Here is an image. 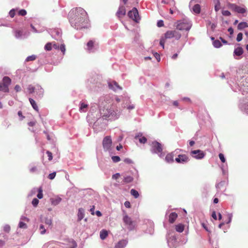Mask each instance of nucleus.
I'll list each match as a JSON object with an SVG mask.
<instances>
[{
    "label": "nucleus",
    "instance_id": "obj_1",
    "mask_svg": "<svg viewBox=\"0 0 248 248\" xmlns=\"http://www.w3.org/2000/svg\"><path fill=\"white\" fill-rule=\"evenodd\" d=\"M122 101V107L129 110L134 109L135 106L132 104L128 96L119 97L116 95L110 96L109 95L101 96L99 99L98 107L100 116L94 123V126H97L102 119L115 120L118 119L121 115V109L118 106Z\"/></svg>",
    "mask_w": 248,
    "mask_h": 248
},
{
    "label": "nucleus",
    "instance_id": "obj_2",
    "mask_svg": "<svg viewBox=\"0 0 248 248\" xmlns=\"http://www.w3.org/2000/svg\"><path fill=\"white\" fill-rule=\"evenodd\" d=\"M68 16L71 26L77 30L88 28L89 26L87 13L81 7L71 10Z\"/></svg>",
    "mask_w": 248,
    "mask_h": 248
},
{
    "label": "nucleus",
    "instance_id": "obj_3",
    "mask_svg": "<svg viewBox=\"0 0 248 248\" xmlns=\"http://www.w3.org/2000/svg\"><path fill=\"white\" fill-rule=\"evenodd\" d=\"M228 7L235 12L242 14L244 16L247 14V9L245 6H240L235 4H229Z\"/></svg>",
    "mask_w": 248,
    "mask_h": 248
},
{
    "label": "nucleus",
    "instance_id": "obj_4",
    "mask_svg": "<svg viewBox=\"0 0 248 248\" xmlns=\"http://www.w3.org/2000/svg\"><path fill=\"white\" fill-rule=\"evenodd\" d=\"M11 79L9 77H4L2 78V82H0V91L9 93V86L11 84Z\"/></svg>",
    "mask_w": 248,
    "mask_h": 248
},
{
    "label": "nucleus",
    "instance_id": "obj_5",
    "mask_svg": "<svg viewBox=\"0 0 248 248\" xmlns=\"http://www.w3.org/2000/svg\"><path fill=\"white\" fill-rule=\"evenodd\" d=\"M123 220L129 231H132L135 229L136 226L135 222L133 221L131 218L128 217L127 215L124 214V215Z\"/></svg>",
    "mask_w": 248,
    "mask_h": 248
},
{
    "label": "nucleus",
    "instance_id": "obj_6",
    "mask_svg": "<svg viewBox=\"0 0 248 248\" xmlns=\"http://www.w3.org/2000/svg\"><path fill=\"white\" fill-rule=\"evenodd\" d=\"M13 34L16 39L23 40L27 38L30 33L23 30H14L13 31Z\"/></svg>",
    "mask_w": 248,
    "mask_h": 248
},
{
    "label": "nucleus",
    "instance_id": "obj_7",
    "mask_svg": "<svg viewBox=\"0 0 248 248\" xmlns=\"http://www.w3.org/2000/svg\"><path fill=\"white\" fill-rule=\"evenodd\" d=\"M191 26L192 24L190 22L186 20H183L179 22L177 25L176 28L177 29L180 31H188L191 28Z\"/></svg>",
    "mask_w": 248,
    "mask_h": 248
},
{
    "label": "nucleus",
    "instance_id": "obj_8",
    "mask_svg": "<svg viewBox=\"0 0 248 248\" xmlns=\"http://www.w3.org/2000/svg\"><path fill=\"white\" fill-rule=\"evenodd\" d=\"M181 36V34L177 31H167L164 35L165 39H170L174 38L175 39L178 40Z\"/></svg>",
    "mask_w": 248,
    "mask_h": 248
},
{
    "label": "nucleus",
    "instance_id": "obj_9",
    "mask_svg": "<svg viewBox=\"0 0 248 248\" xmlns=\"http://www.w3.org/2000/svg\"><path fill=\"white\" fill-rule=\"evenodd\" d=\"M49 33L53 38L56 40H61L62 39V31L59 29H51L49 31Z\"/></svg>",
    "mask_w": 248,
    "mask_h": 248
},
{
    "label": "nucleus",
    "instance_id": "obj_10",
    "mask_svg": "<svg viewBox=\"0 0 248 248\" xmlns=\"http://www.w3.org/2000/svg\"><path fill=\"white\" fill-rule=\"evenodd\" d=\"M128 16L136 22H138L140 19L138 10L136 8H133L132 10L128 12Z\"/></svg>",
    "mask_w": 248,
    "mask_h": 248
},
{
    "label": "nucleus",
    "instance_id": "obj_11",
    "mask_svg": "<svg viewBox=\"0 0 248 248\" xmlns=\"http://www.w3.org/2000/svg\"><path fill=\"white\" fill-rule=\"evenodd\" d=\"M112 144V140L110 136L105 137L103 140V146L105 151H109Z\"/></svg>",
    "mask_w": 248,
    "mask_h": 248
},
{
    "label": "nucleus",
    "instance_id": "obj_12",
    "mask_svg": "<svg viewBox=\"0 0 248 248\" xmlns=\"http://www.w3.org/2000/svg\"><path fill=\"white\" fill-rule=\"evenodd\" d=\"M190 155L197 159H201L204 157L205 153L200 150H196L191 151Z\"/></svg>",
    "mask_w": 248,
    "mask_h": 248
},
{
    "label": "nucleus",
    "instance_id": "obj_13",
    "mask_svg": "<svg viewBox=\"0 0 248 248\" xmlns=\"http://www.w3.org/2000/svg\"><path fill=\"white\" fill-rule=\"evenodd\" d=\"M97 49V47L94 45L92 40L89 41L87 44L86 49L89 53L94 52Z\"/></svg>",
    "mask_w": 248,
    "mask_h": 248
},
{
    "label": "nucleus",
    "instance_id": "obj_14",
    "mask_svg": "<svg viewBox=\"0 0 248 248\" xmlns=\"http://www.w3.org/2000/svg\"><path fill=\"white\" fill-rule=\"evenodd\" d=\"M175 160L178 163L184 164L189 161V158L186 155H179Z\"/></svg>",
    "mask_w": 248,
    "mask_h": 248
},
{
    "label": "nucleus",
    "instance_id": "obj_15",
    "mask_svg": "<svg viewBox=\"0 0 248 248\" xmlns=\"http://www.w3.org/2000/svg\"><path fill=\"white\" fill-rule=\"evenodd\" d=\"M108 86L110 89L117 92L122 90L121 87H120L118 84L115 81H109L108 82Z\"/></svg>",
    "mask_w": 248,
    "mask_h": 248
},
{
    "label": "nucleus",
    "instance_id": "obj_16",
    "mask_svg": "<svg viewBox=\"0 0 248 248\" xmlns=\"http://www.w3.org/2000/svg\"><path fill=\"white\" fill-rule=\"evenodd\" d=\"M134 139L138 140L141 144H145L147 141V138L143 136V134L141 132L137 133L135 135Z\"/></svg>",
    "mask_w": 248,
    "mask_h": 248
},
{
    "label": "nucleus",
    "instance_id": "obj_17",
    "mask_svg": "<svg viewBox=\"0 0 248 248\" xmlns=\"http://www.w3.org/2000/svg\"><path fill=\"white\" fill-rule=\"evenodd\" d=\"M180 151H181L180 149H176L174 152L168 154L165 157L166 161L168 163H172L174 161V154L176 153L177 154L179 153Z\"/></svg>",
    "mask_w": 248,
    "mask_h": 248
},
{
    "label": "nucleus",
    "instance_id": "obj_18",
    "mask_svg": "<svg viewBox=\"0 0 248 248\" xmlns=\"http://www.w3.org/2000/svg\"><path fill=\"white\" fill-rule=\"evenodd\" d=\"M37 98H42L44 95V90L43 88L39 85H36V90L35 91Z\"/></svg>",
    "mask_w": 248,
    "mask_h": 248
},
{
    "label": "nucleus",
    "instance_id": "obj_19",
    "mask_svg": "<svg viewBox=\"0 0 248 248\" xmlns=\"http://www.w3.org/2000/svg\"><path fill=\"white\" fill-rule=\"evenodd\" d=\"M53 47L55 49H59L64 55L65 52V46L64 44H61L60 45L55 43L52 44Z\"/></svg>",
    "mask_w": 248,
    "mask_h": 248
},
{
    "label": "nucleus",
    "instance_id": "obj_20",
    "mask_svg": "<svg viewBox=\"0 0 248 248\" xmlns=\"http://www.w3.org/2000/svg\"><path fill=\"white\" fill-rule=\"evenodd\" d=\"M128 240L126 239H122L119 241L115 246V248H124L127 245Z\"/></svg>",
    "mask_w": 248,
    "mask_h": 248
},
{
    "label": "nucleus",
    "instance_id": "obj_21",
    "mask_svg": "<svg viewBox=\"0 0 248 248\" xmlns=\"http://www.w3.org/2000/svg\"><path fill=\"white\" fill-rule=\"evenodd\" d=\"M88 108V105L84 102H80L79 104V110L80 112H85Z\"/></svg>",
    "mask_w": 248,
    "mask_h": 248
},
{
    "label": "nucleus",
    "instance_id": "obj_22",
    "mask_svg": "<svg viewBox=\"0 0 248 248\" xmlns=\"http://www.w3.org/2000/svg\"><path fill=\"white\" fill-rule=\"evenodd\" d=\"M126 13V10L125 7L123 5H120L119 6V9L116 13L117 16L119 17H121V16H124Z\"/></svg>",
    "mask_w": 248,
    "mask_h": 248
},
{
    "label": "nucleus",
    "instance_id": "obj_23",
    "mask_svg": "<svg viewBox=\"0 0 248 248\" xmlns=\"http://www.w3.org/2000/svg\"><path fill=\"white\" fill-rule=\"evenodd\" d=\"M84 209L82 208L78 209V221H80L84 217Z\"/></svg>",
    "mask_w": 248,
    "mask_h": 248
},
{
    "label": "nucleus",
    "instance_id": "obj_24",
    "mask_svg": "<svg viewBox=\"0 0 248 248\" xmlns=\"http://www.w3.org/2000/svg\"><path fill=\"white\" fill-rule=\"evenodd\" d=\"M50 200L52 205H57L61 202L62 198L59 197H57L54 198H51Z\"/></svg>",
    "mask_w": 248,
    "mask_h": 248
},
{
    "label": "nucleus",
    "instance_id": "obj_25",
    "mask_svg": "<svg viewBox=\"0 0 248 248\" xmlns=\"http://www.w3.org/2000/svg\"><path fill=\"white\" fill-rule=\"evenodd\" d=\"M177 217V214L176 213H171L169 216V222L171 223H173L176 219Z\"/></svg>",
    "mask_w": 248,
    "mask_h": 248
},
{
    "label": "nucleus",
    "instance_id": "obj_26",
    "mask_svg": "<svg viewBox=\"0 0 248 248\" xmlns=\"http://www.w3.org/2000/svg\"><path fill=\"white\" fill-rule=\"evenodd\" d=\"M162 145L160 143L156 142V152L157 151L158 153H160V154L159 155L160 156H161L162 155L163 156L162 153Z\"/></svg>",
    "mask_w": 248,
    "mask_h": 248
},
{
    "label": "nucleus",
    "instance_id": "obj_27",
    "mask_svg": "<svg viewBox=\"0 0 248 248\" xmlns=\"http://www.w3.org/2000/svg\"><path fill=\"white\" fill-rule=\"evenodd\" d=\"M134 178L130 175H125L124 177L123 181L125 184H128L132 182Z\"/></svg>",
    "mask_w": 248,
    "mask_h": 248
},
{
    "label": "nucleus",
    "instance_id": "obj_28",
    "mask_svg": "<svg viewBox=\"0 0 248 248\" xmlns=\"http://www.w3.org/2000/svg\"><path fill=\"white\" fill-rule=\"evenodd\" d=\"M243 53V49L241 47H238L234 49V55L239 56Z\"/></svg>",
    "mask_w": 248,
    "mask_h": 248
},
{
    "label": "nucleus",
    "instance_id": "obj_29",
    "mask_svg": "<svg viewBox=\"0 0 248 248\" xmlns=\"http://www.w3.org/2000/svg\"><path fill=\"white\" fill-rule=\"evenodd\" d=\"M29 101L33 109L35 110L36 111H38V108L37 104H36L35 101L31 98H29Z\"/></svg>",
    "mask_w": 248,
    "mask_h": 248
},
{
    "label": "nucleus",
    "instance_id": "obj_30",
    "mask_svg": "<svg viewBox=\"0 0 248 248\" xmlns=\"http://www.w3.org/2000/svg\"><path fill=\"white\" fill-rule=\"evenodd\" d=\"M185 226L182 224H178L175 226V230L177 232H182L184 230Z\"/></svg>",
    "mask_w": 248,
    "mask_h": 248
},
{
    "label": "nucleus",
    "instance_id": "obj_31",
    "mask_svg": "<svg viewBox=\"0 0 248 248\" xmlns=\"http://www.w3.org/2000/svg\"><path fill=\"white\" fill-rule=\"evenodd\" d=\"M171 4L173 6L172 8H170V14H173L175 11H178L176 7L175 6V2L173 0H170Z\"/></svg>",
    "mask_w": 248,
    "mask_h": 248
},
{
    "label": "nucleus",
    "instance_id": "obj_32",
    "mask_svg": "<svg viewBox=\"0 0 248 248\" xmlns=\"http://www.w3.org/2000/svg\"><path fill=\"white\" fill-rule=\"evenodd\" d=\"M192 10L195 14H198L201 12V6L199 4H195L192 8Z\"/></svg>",
    "mask_w": 248,
    "mask_h": 248
},
{
    "label": "nucleus",
    "instance_id": "obj_33",
    "mask_svg": "<svg viewBox=\"0 0 248 248\" xmlns=\"http://www.w3.org/2000/svg\"><path fill=\"white\" fill-rule=\"evenodd\" d=\"M248 27V24L246 22H240L237 26V28L239 30H241L245 28Z\"/></svg>",
    "mask_w": 248,
    "mask_h": 248
},
{
    "label": "nucleus",
    "instance_id": "obj_34",
    "mask_svg": "<svg viewBox=\"0 0 248 248\" xmlns=\"http://www.w3.org/2000/svg\"><path fill=\"white\" fill-rule=\"evenodd\" d=\"M108 235V232L106 230H103L100 232V237L102 240H104L107 237Z\"/></svg>",
    "mask_w": 248,
    "mask_h": 248
},
{
    "label": "nucleus",
    "instance_id": "obj_35",
    "mask_svg": "<svg viewBox=\"0 0 248 248\" xmlns=\"http://www.w3.org/2000/svg\"><path fill=\"white\" fill-rule=\"evenodd\" d=\"M130 194L136 199L138 198L139 196L138 191L134 189H131Z\"/></svg>",
    "mask_w": 248,
    "mask_h": 248
},
{
    "label": "nucleus",
    "instance_id": "obj_36",
    "mask_svg": "<svg viewBox=\"0 0 248 248\" xmlns=\"http://www.w3.org/2000/svg\"><path fill=\"white\" fill-rule=\"evenodd\" d=\"M27 90L30 93H33L35 92L36 90V86H33L31 85H29L28 86Z\"/></svg>",
    "mask_w": 248,
    "mask_h": 248
},
{
    "label": "nucleus",
    "instance_id": "obj_37",
    "mask_svg": "<svg viewBox=\"0 0 248 248\" xmlns=\"http://www.w3.org/2000/svg\"><path fill=\"white\" fill-rule=\"evenodd\" d=\"M37 58V56L35 55H32L27 57L25 60V62H28L30 61H34Z\"/></svg>",
    "mask_w": 248,
    "mask_h": 248
},
{
    "label": "nucleus",
    "instance_id": "obj_38",
    "mask_svg": "<svg viewBox=\"0 0 248 248\" xmlns=\"http://www.w3.org/2000/svg\"><path fill=\"white\" fill-rule=\"evenodd\" d=\"M213 45L216 48H219L222 46L220 41L218 40H214L213 42Z\"/></svg>",
    "mask_w": 248,
    "mask_h": 248
},
{
    "label": "nucleus",
    "instance_id": "obj_39",
    "mask_svg": "<svg viewBox=\"0 0 248 248\" xmlns=\"http://www.w3.org/2000/svg\"><path fill=\"white\" fill-rule=\"evenodd\" d=\"M207 24L208 26L210 27L212 30H214L217 27V23H211V22L209 20L207 21Z\"/></svg>",
    "mask_w": 248,
    "mask_h": 248
},
{
    "label": "nucleus",
    "instance_id": "obj_40",
    "mask_svg": "<svg viewBox=\"0 0 248 248\" xmlns=\"http://www.w3.org/2000/svg\"><path fill=\"white\" fill-rule=\"evenodd\" d=\"M18 227L21 229H27L28 228V226L23 221H20L18 224Z\"/></svg>",
    "mask_w": 248,
    "mask_h": 248
},
{
    "label": "nucleus",
    "instance_id": "obj_41",
    "mask_svg": "<svg viewBox=\"0 0 248 248\" xmlns=\"http://www.w3.org/2000/svg\"><path fill=\"white\" fill-rule=\"evenodd\" d=\"M52 43H47L45 46V49L47 51H50L52 49Z\"/></svg>",
    "mask_w": 248,
    "mask_h": 248
},
{
    "label": "nucleus",
    "instance_id": "obj_42",
    "mask_svg": "<svg viewBox=\"0 0 248 248\" xmlns=\"http://www.w3.org/2000/svg\"><path fill=\"white\" fill-rule=\"evenodd\" d=\"M38 194L37 195V198L39 199H41L43 198V190H42V189L41 187H40L39 189H38Z\"/></svg>",
    "mask_w": 248,
    "mask_h": 248
},
{
    "label": "nucleus",
    "instance_id": "obj_43",
    "mask_svg": "<svg viewBox=\"0 0 248 248\" xmlns=\"http://www.w3.org/2000/svg\"><path fill=\"white\" fill-rule=\"evenodd\" d=\"M77 244L75 241L72 240L70 243V246L67 247V248H76Z\"/></svg>",
    "mask_w": 248,
    "mask_h": 248
},
{
    "label": "nucleus",
    "instance_id": "obj_44",
    "mask_svg": "<svg viewBox=\"0 0 248 248\" xmlns=\"http://www.w3.org/2000/svg\"><path fill=\"white\" fill-rule=\"evenodd\" d=\"M111 159L113 162L117 163L120 161V157L119 156H112Z\"/></svg>",
    "mask_w": 248,
    "mask_h": 248
},
{
    "label": "nucleus",
    "instance_id": "obj_45",
    "mask_svg": "<svg viewBox=\"0 0 248 248\" xmlns=\"http://www.w3.org/2000/svg\"><path fill=\"white\" fill-rule=\"evenodd\" d=\"M39 229L41 230L40 233L41 234H44L46 233V230L45 229L44 226L43 225H42V224L40 225V227H39Z\"/></svg>",
    "mask_w": 248,
    "mask_h": 248
},
{
    "label": "nucleus",
    "instance_id": "obj_46",
    "mask_svg": "<svg viewBox=\"0 0 248 248\" xmlns=\"http://www.w3.org/2000/svg\"><path fill=\"white\" fill-rule=\"evenodd\" d=\"M18 14L19 16H24L27 14V12L24 9H21L18 11Z\"/></svg>",
    "mask_w": 248,
    "mask_h": 248
},
{
    "label": "nucleus",
    "instance_id": "obj_47",
    "mask_svg": "<svg viewBox=\"0 0 248 248\" xmlns=\"http://www.w3.org/2000/svg\"><path fill=\"white\" fill-rule=\"evenodd\" d=\"M222 14L224 16H230L231 15V14L230 12L228 11V10H222Z\"/></svg>",
    "mask_w": 248,
    "mask_h": 248
},
{
    "label": "nucleus",
    "instance_id": "obj_48",
    "mask_svg": "<svg viewBox=\"0 0 248 248\" xmlns=\"http://www.w3.org/2000/svg\"><path fill=\"white\" fill-rule=\"evenodd\" d=\"M39 203V200L36 198H34L31 202L32 205L36 207Z\"/></svg>",
    "mask_w": 248,
    "mask_h": 248
},
{
    "label": "nucleus",
    "instance_id": "obj_49",
    "mask_svg": "<svg viewBox=\"0 0 248 248\" xmlns=\"http://www.w3.org/2000/svg\"><path fill=\"white\" fill-rule=\"evenodd\" d=\"M11 228L10 226L9 225H5L3 227V230L4 232H9L10 231Z\"/></svg>",
    "mask_w": 248,
    "mask_h": 248
},
{
    "label": "nucleus",
    "instance_id": "obj_50",
    "mask_svg": "<svg viewBox=\"0 0 248 248\" xmlns=\"http://www.w3.org/2000/svg\"><path fill=\"white\" fill-rule=\"evenodd\" d=\"M219 159L222 162L224 163L226 161L225 158L224 157V155L223 154L220 153L218 155Z\"/></svg>",
    "mask_w": 248,
    "mask_h": 248
},
{
    "label": "nucleus",
    "instance_id": "obj_51",
    "mask_svg": "<svg viewBox=\"0 0 248 248\" xmlns=\"http://www.w3.org/2000/svg\"><path fill=\"white\" fill-rule=\"evenodd\" d=\"M45 223L46 224L50 226L52 224V220H51V218H49L48 217H46V218H45Z\"/></svg>",
    "mask_w": 248,
    "mask_h": 248
},
{
    "label": "nucleus",
    "instance_id": "obj_52",
    "mask_svg": "<svg viewBox=\"0 0 248 248\" xmlns=\"http://www.w3.org/2000/svg\"><path fill=\"white\" fill-rule=\"evenodd\" d=\"M20 221H25V222H29L30 221V219L24 216H22L21 217H20Z\"/></svg>",
    "mask_w": 248,
    "mask_h": 248
},
{
    "label": "nucleus",
    "instance_id": "obj_53",
    "mask_svg": "<svg viewBox=\"0 0 248 248\" xmlns=\"http://www.w3.org/2000/svg\"><path fill=\"white\" fill-rule=\"evenodd\" d=\"M56 172H53L52 173H50L49 175H48V178L50 179V180H53L54 179V178L56 176Z\"/></svg>",
    "mask_w": 248,
    "mask_h": 248
},
{
    "label": "nucleus",
    "instance_id": "obj_54",
    "mask_svg": "<svg viewBox=\"0 0 248 248\" xmlns=\"http://www.w3.org/2000/svg\"><path fill=\"white\" fill-rule=\"evenodd\" d=\"M220 8V3L218 1H217V3L215 4V10L216 12H217L219 10Z\"/></svg>",
    "mask_w": 248,
    "mask_h": 248
},
{
    "label": "nucleus",
    "instance_id": "obj_55",
    "mask_svg": "<svg viewBox=\"0 0 248 248\" xmlns=\"http://www.w3.org/2000/svg\"><path fill=\"white\" fill-rule=\"evenodd\" d=\"M15 13H16V10L15 9H12V10H11L9 13V16H10V17H14L15 15Z\"/></svg>",
    "mask_w": 248,
    "mask_h": 248
},
{
    "label": "nucleus",
    "instance_id": "obj_56",
    "mask_svg": "<svg viewBox=\"0 0 248 248\" xmlns=\"http://www.w3.org/2000/svg\"><path fill=\"white\" fill-rule=\"evenodd\" d=\"M242 38H243V34H242V33H241V32L237 34V38H236V40L238 42H240V41H241L242 40Z\"/></svg>",
    "mask_w": 248,
    "mask_h": 248
},
{
    "label": "nucleus",
    "instance_id": "obj_57",
    "mask_svg": "<svg viewBox=\"0 0 248 248\" xmlns=\"http://www.w3.org/2000/svg\"><path fill=\"white\" fill-rule=\"evenodd\" d=\"M124 161L125 163L128 164H133V161L131 159L128 158H125L124 159Z\"/></svg>",
    "mask_w": 248,
    "mask_h": 248
},
{
    "label": "nucleus",
    "instance_id": "obj_58",
    "mask_svg": "<svg viewBox=\"0 0 248 248\" xmlns=\"http://www.w3.org/2000/svg\"><path fill=\"white\" fill-rule=\"evenodd\" d=\"M47 156H48V159L49 161L51 160L52 159V154L51 153V152H50V151H47L46 152Z\"/></svg>",
    "mask_w": 248,
    "mask_h": 248
},
{
    "label": "nucleus",
    "instance_id": "obj_59",
    "mask_svg": "<svg viewBox=\"0 0 248 248\" xmlns=\"http://www.w3.org/2000/svg\"><path fill=\"white\" fill-rule=\"evenodd\" d=\"M120 176V173H116L112 176V179L114 180H117Z\"/></svg>",
    "mask_w": 248,
    "mask_h": 248
},
{
    "label": "nucleus",
    "instance_id": "obj_60",
    "mask_svg": "<svg viewBox=\"0 0 248 248\" xmlns=\"http://www.w3.org/2000/svg\"><path fill=\"white\" fill-rule=\"evenodd\" d=\"M157 25L158 27H161L164 26V21L162 20H160L157 21Z\"/></svg>",
    "mask_w": 248,
    "mask_h": 248
},
{
    "label": "nucleus",
    "instance_id": "obj_61",
    "mask_svg": "<svg viewBox=\"0 0 248 248\" xmlns=\"http://www.w3.org/2000/svg\"><path fill=\"white\" fill-rule=\"evenodd\" d=\"M165 39H166L165 38V37H164L162 38L160 41V45L162 46V47L163 48L164 47V44H165Z\"/></svg>",
    "mask_w": 248,
    "mask_h": 248
},
{
    "label": "nucleus",
    "instance_id": "obj_62",
    "mask_svg": "<svg viewBox=\"0 0 248 248\" xmlns=\"http://www.w3.org/2000/svg\"><path fill=\"white\" fill-rule=\"evenodd\" d=\"M37 171V169L36 167H35V166H33V167L31 168L30 169V171L31 173H34L35 172H36Z\"/></svg>",
    "mask_w": 248,
    "mask_h": 248
},
{
    "label": "nucleus",
    "instance_id": "obj_63",
    "mask_svg": "<svg viewBox=\"0 0 248 248\" xmlns=\"http://www.w3.org/2000/svg\"><path fill=\"white\" fill-rule=\"evenodd\" d=\"M17 114L20 118V120H22L25 118L24 116L22 115L21 111H18Z\"/></svg>",
    "mask_w": 248,
    "mask_h": 248
},
{
    "label": "nucleus",
    "instance_id": "obj_64",
    "mask_svg": "<svg viewBox=\"0 0 248 248\" xmlns=\"http://www.w3.org/2000/svg\"><path fill=\"white\" fill-rule=\"evenodd\" d=\"M15 90L16 92H19L21 91V88L19 85H16L15 87Z\"/></svg>",
    "mask_w": 248,
    "mask_h": 248
}]
</instances>
